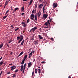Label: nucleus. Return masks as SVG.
I'll return each mask as SVG.
<instances>
[{
  "label": "nucleus",
  "instance_id": "nucleus-1",
  "mask_svg": "<svg viewBox=\"0 0 78 78\" xmlns=\"http://www.w3.org/2000/svg\"><path fill=\"white\" fill-rule=\"evenodd\" d=\"M35 17V19L36 21H37V16L36 14L35 15H34V14H31L30 16V19H31V20H34V21L35 22H36V21H35V20L34 19V18Z\"/></svg>",
  "mask_w": 78,
  "mask_h": 78
},
{
  "label": "nucleus",
  "instance_id": "nucleus-2",
  "mask_svg": "<svg viewBox=\"0 0 78 78\" xmlns=\"http://www.w3.org/2000/svg\"><path fill=\"white\" fill-rule=\"evenodd\" d=\"M23 39V35H20V37L18 36L17 37V41H19L18 42V43H20V42H21Z\"/></svg>",
  "mask_w": 78,
  "mask_h": 78
},
{
  "label": "nucleus",
  "instance_id": "nucleus-3",
  "mask_svg": "<svg viewBox=\"0 0 78 78\" xmlns=\"http://www.w3.org/2000/svg\"><path fill=\"white\" fill-rule=\"evenodd\" d=\"M50 20H48L47 22H46L44 24V25L47 26L46 27H44V28H48V25H50Z\"/></svg>",
  "mask_w": 78,
  "mask_h": 78
},
{
  "label": "nucleus",
  "instance_id": "nucleus-4",
  "mask_svg": "<svg viewBox=\"0 0 78 78\" xmlns=\"http://www.w3.org/2000/svg\"><path fill=\"white\" fill-rule=\"evenodd\" d=\"M37 29V27H34V28H33L32 29H31L30 31H29L30 33H33V32H34Z\"/></svg>",
  "mask_w": 78,
  "mask_h": 78
},
{
  "label": "nucleus",
  "instance_id": "nucleus-5",
  "mask_svg": "<svg viewBox=\"0 0 78 78\" xmlns=\"http://www.w3.org/2000/svg\"><path fill=\"white\" fill-rule=\"evenodd\" d=\"M21 24H22V25H23V27H26L27 26V23H25V22H22L21 23Z\"/></svg>",
  "mask_w": 78,
  "mask_h": 78
},
{
  "label": "nucleus",
  "instance_id": "nucleus-6",
  "mask_svg": "<svg viewBox=\"0 0 78 78\" xmlns=\"http://www.w3.org/2000/svg\"><path fill=\"white\" fill-rule=\"evenodd\" d=\"M53 6L54 8H56V7L58 6V4L57 3H53Z\"/></svg>",
  "mask_w": 78,
  "mask_h": 78
},
{
  "label": "nucleus",
  "instance_id": "nucleus-7",
  "mask_svg": "<svg viewBox=\"0 0 78 78\" xmlns=\"http://www.w3.org/2000/svg\"><path fill=\"white\" fill-rule=\"evenodd\" d=\"M26 66H27V64L25 63L24 65L23 70L22 72V73H24L25 70V67H26Z\"/></svg>",
  "mask_w": 78,
  "mask_h": 78
},
{
  "label": "nucleus",
  "instance_id": "nucleus-8",
  "mask_svg": "<svg viewBox=\"0 0 78 78\" xmlns=\"http://www.w3.org/2000/svg\"><path fill=\"white\" fill-rule=\"evenodd\" d=\"M32 66V64H31V62H30L28 63V67L30 68Z\"/></svg>",
  "mask_w": 78,
  "mask_h": 78
},
{
  "label": "nucleus",
  "instance_id": "nucleus-9",
  "mask_svg": "<svg viewBox=\"0 0 78 78\" xmlns=\"http://www.w3.org/2000/svg\"><path fill=\"white\" fill-rule=\"evenodd\" d=\"M11 70H14L16 68V66H11Z\"/></svg>",
  "mask_w": 78,
  "mask_h": 78
},
{
  "label": "nucleus",
  "instance_id": "nucleus-10",
  "mask_svg": "<svg viewBox=\"0 0 78 78\" xmlns=\"http://www.w3.org/2000/svg\"><path fill=\"white\" fill-rule=\"evenodd\" d=\"M41 11L39 10L37 14L38 17H39L40 16H41Z\"/></svg>",
  "mask_w": 78,
  "mask_h": 78
},
{
  "label": "nucleus",
  "instance_id": "nucleus-11",
  "mask_svg": "<svg viewBox=\"0 0 78 78\" xmlns=\"http://www.w3.org/2000/svg\"><path fill=\"white\" fill-rule=\"evenodd\" d=\"M42 6H43V4H40L38 6V8H39V9H41V8H42Z\"/></svg>",
  "mask_w": 78,
  "mask_h": 78
},
{
  "label": "nucleus",
  "instance_id": "nucleus-12",
  "mask_svg": "<svg viewBox=\"0 0 78 78\" xmlns=\"http://www.w3.org/2000/svg\"><path fill=\"white\" fill-rule=\"evenodd\" d=\"M47 16H48V15L46 14H43V17L45 19H46L47 17Z\"/></svg>",
  "mask_w": 78,
  "mask_h": 78
},
{
  "label": "nucleus",
  "instance_id": "nucleus-13",
  "mask_svg": "<svg viewBox=\"0 0 78 78\" xmlns=\"http://www.w3.org/2000/svg\"><path fill=\"white\" fill-rule=\"evenodd\" d=\"M34 44L35 45H36L37 44V42H38V40H37V41H34Z\"/></svg>",
  "mask_w": 78,
  "mask_h": 78
},
{
  "label": "nucleus",
  "instance_id": "nucleus-14",
  "mask_svg": "<svg viewBox=\"0 0 78 78\" xmlns=\"http://www.w3.org/2000/svg\"><path fill=\"white\" fill-rule=\"evenodd\" d=\"M24 42H25V40H23L21 44V45H23V43H24Z\"/></svg>",
  "mask_w": 78,
  "mask_h": 78
},
{
  "label": "nucleus",
  "instance_id": "nucleus-15",
  "mask_svg": "<svg viewBox=\"0 0 78 78\" xmlns=\"http://www.w3.org/2000/svg\"><path fill=\"white\" fill-rule=\"evenodd\" d=\"M4 62L3 61H1L0 62V65H2L3 64H5V63H4Z\"/></svg>",
  "mask_w": 78,
  "mask_h": 78
},
{
  "label": "nucleus",
  "instance_id": "nucleus-16",
  "mask_svg": "<svg viewBox=\"0 0 78 78\" xmlns=\"http://www.w3.org/2000/svg\"><path fill=\"white\" fill-rule=\"evenodd\" d=\"M27 57H28V55H25L24 57V60H25L27 58Z\"/></svg>",
  "mask_w": 78,
  "mask_h": 78
},
{
  "label": "nucleus",
  "instance_id": "nucleus-17",
  "mask_svg": "<svg viewBox=\"0 0 78 78\" xmlns=\"http://www.w3.org/2000/svg\"><path fill=\"white\" fill-rule=\"evenodd\" d=\"M38 36L40 39H43V37H42L41 35H39Z\"/></svg>",
  "mask_w": 78,
  "mask_h": 78
},
{
  "label": "nucleus",
  "instance_id": "nucleus-18",
  "mask_svg": "<svg viewBox=\"0 0 78 78\" xmlns=\"http://www.w3.org/2000/svg\"><path fill=\"white\" fill-rule=\"evenodd\" d=\"M25 60L23 59V60L22 62H21V64H24V62H25Z\"/></svg>",
  "mask_w": 78,
  "mask_h": 78
},
{
  "label": "nucleus",
  "instance_id": "nucleus-19",
  "mask_svg": "<svg viewBox=\"0 0 78 78\" xmlns=\"http://www.w3.org/2000/svg\"><path fill=\"white\" fill-rule=\"evenodd\" d=\"M3 46V43H2L1 44H0V48H2Z\"/></svg>",
  "mask_w": 78,
  "mask_h": 78
},
{
  "label": "nucleus",
  "instance_id": "nucleus-20",
  "mask_svg": "<svg viewBox=\"0 0 78 78\" xmlns=\"http://www.w3.org/2000/svg\"><path fill=\"white\" fill-rule=\"evenodd\" d=\"M33 2V0H30V2L29 5H31V4Z\"/></svg>",
  "mask_w": 78,
  "mask_h": 78
},
{
  "label": "nucleus",
  "instance_id": "nucleus-21",
  "mask_svg": "<svg viewBox=\"0 0 78 78\" xmlns=\"http://www.w3.org/2000/svg\"><path fill=\"white\" fill-rule=\"evenodd\" d=\"M21 10L22 11H24V6H23L21 8Z\"/></svg>",
  "mask_w": 78,
  "mask_h": 78
},
{
  "label": "nucleus",
  "instance_id": "nucleus-22",
  "mask_svg": "<svg viewBox=\"0 0 78 78\" xmlns=\"http://www.w3.org/2000/svg\"><path fill=\"white\" fill-rule=\"evenodd\" d=\"M9 3V1H8V0H7L6 2H5V5H7V4H8V3Z\"/></svg>",
  "mask_w": 78,
  "mask_h": 78
},
{
  "label": "nucleus",
  "instance_id": "nucleus-23",
  "mask_svg": "<svg viewBox=\"0 0 78 78\" xmlns=\"http://www.w3.org/2000/svg\"><path fill=\"white\" fill-rule=\"evenodd\" d=\"M38 73H39V74H40L41 73V70L40 69H38Z\"/></svg>",
  "mask_w": 78,
  "mask_h": 78
},
{
  "label": "nucleus",
  "instance_id": "nucleus-24",
  "mask_svg": "<svg viewBox=\"0 0 78 78\" xmlns=\"http://www.w3.org/2000/svg\"><path fill=\"white\" fill-rule=\"evenodd\" d=\"M19 9L18 8H16L15 9V11H17V10H19Z\"/></svg>",
  "mask_w": 78,
  "mask_h": 78
},
{
  "label": "nucleus",
  "instance_id": "nucleus-25",
  "mask_svg": "<svg viewBox=\"0 0 78 78\" xmlns=\"http://www.w3.org/2000/svg\"><path fill=\"white\" fill-rule=\"evenodd\" d=\"M12 75H13V76H12V77H13V78L16 77V74H12Z\"/></svg>",
  "mask_w": 78,
  "mask_h": 78
},
{
  "label": "nucleus",
  "instance_id": "nucleus-26",
  "mask_svg": "<svg viewBox=\"0 0 78 78\" xmlns=\"http://www.w3.org/2000/svg\"><path fill=\"white\" fill-rule=\"evenodd\" d=\"M35 73H37V69H35Z\"/></svg>",
  "mask_w": 78,
  "mask_h": 78
},
{
  "label": "nucleus",
  "instance_id": "nucleus-27",
  "mask_svg": "<svg viewBox=\"0 0 78 78\" xmlns=\"http://www.w3.org/2000/svg\"><path fill=\"white\" fill-rule=\"evenodd\" d=\"M23 53V51L21 52L19 55V56H21V55H22Z\"/></svg>",
  "mask_w": 78,
  "mask_h": 78
},
{
  "label": "nucleus",
  "instance_id": "nucleus-28",
  "mask_svg": "<svg viewBox=\"0 0 78 78\" xmlns=\"http://www.w3.org/2000/svg\"><path fill=\"white\" fill-rule=\"evenodd\" d=\"M6 17H7V16H4L3 17L2 19H6Z\"/></svg>",
  "mask_w": 78,
  "mask_h": 78
},
{
  "label": "nucleus",
  "instance_id": "nucleus-29",
  "mask_svg": "<svg viewBox=\"0 0 78 78\" xmlns=\"http://www.w3.org/2000/svg\"><path fill=\"white\" fill-rule=\"evenodd\" d=\"M34 9H33L32 12V14H34Z\"/></svg>",
  "mask_w": 78,
  "mask_h": 78
},
{
  "label": "nucleus",
  "instance_id": "nucleus-30",
  "mask_svg": "<svg viewBox=\"0 0 78 78\" xmlns=\"http://www.w3.org/2000/svg\"><path fill=\"white\" fill-rule=\"evenodd\" d=\"M30 20L29 19H28L27 21V22L26 23H29V22Z\"/></svg>",
  "mask_w": 78,
  "mask_h": 78
},
{
  "label": "nucleus",
  "instance_id": "nucleus-31",
  "mask_svg": "<svg viewBox=\"0 0 78 78\" xmlns=\"http://www.w3.org/2000/svg\"><path fill=\"white\" fill-rule=\"evenodd\" d=\"M37 4H35V8H37Z\"/></svg>",
  "mask_w": 78,
  "mask_h": 78
},
{
  "label": "nucleus",
  "instance_id": "nucleus-32",
  "mask_svg": "<svg viewBox=\"0 0 78 78\" xmlns=\"http://www.w3.org/2000/svg\"><path fill=\"white\" fill-rule=\"evenodd\" d=\"M21 69L23 68V65H21Z\"/></svg>",
  "mask_w": 78,
  "mask_h": 78
},
{
  "label": "nucleus",
  "instance_id": "nucleus-33",
  "mask_svg": "<svg viewBox=\"0 0 78 78\" xmlns=\"http://www.w3.org/2000/svg\"><path fill=\"white\" fill-rule=\"evenodd\" d=\"M19 30V28H17V29H16L15 30V31H17V30Z\"/></svg>",
  "mask_w": 78,
  "mask_h": 78
},
{
  "label": "nucleus",
  "instance_id": "nucleus-34",
  "mask_svg": "<svg viewBox=\"0 0 78 78\" xmlns=\"http://www.w3.org/2000/svg\"><path fill=\"white\" fill-rule=\"evenodd\" d=\"M9 12V10H7V11L6 12L5 14V15H6V14H7V13H8Z\"/></svg>",
  "mask_w": 78,
  "mask_h": 78
},
{
  "label": "nucleus",
  "instance_id": "nucleus-35",
  "mask_svg": "<svg viewBox=\"0 0 78 78\" xmlns=\"http://www.w3.org/2000/svg\"><path fill=\"white\" fill-rule=\"evenodd\" d=\"M29 55H30L31 56H32V52H31V53L29 54Z\"/></svg>",
  "mask_w": 78,
  "mask_h": 78
},
{
  "label": "nucleus",
  "instance_id": "nucleus-36",
  "mask_svg": "<svg viewBox=\"0 0 78 78\" xmlns=\"http://www.w3.org/2000/svg\"><path fill=\"white\" fill-rule=\"evenodd\" d=\"M12 42V40H10V41L9 42V44H10V42Z\"/></svg>",
  "mask_w": 78,
  "mask_h": 78
},
{
  "label": "nucleus",
  "instance_id": "nucleus-37",
  "mask_svg": "<svg viewBox=\"0 0 78 78\" xmlns=\"http://www.w3.org/2000/svg\"><path fill=\"white\" fill-rule=\"evenodd\" d=\"M19 72V70L18 69H16L15 71V72Z\"/></svg>",
  "mask_w": 78,
  "mask_h": 78
},
{
  "label": "nucleus",
  "instance_id": "nucleus-38",
  "mask_svg": "<svg viewBox=\"0 0 78 78\" xmlns=\"http://www.w3.org/2000/svg\"><path fill=\"white\" fill-rule=\"evenodd\" d=\"M34 71H33L32 72V76H34Z\"/></svg>",
  "mask_w": 78,
  "mask_h": 78
},
{
  "label": "nucleus",
  "instance_id": "nucleus-39",
  "mask_svg": "<svg viewBox=\"0 0 78 78\" xmlns=\"http://www.w3.org/2000/svg\"><path fill=\"white\" fill-rule=\"evenodd\" d=\"M11 27L12 28V29H13V28H14V27H13V25H11Z\"/></svg>",
  "mask_w": 78,
  "mask_h": 78
},
{
  "label": "nucleus",
  "instance_id": "nucleus-40",
  "mask_svg": "<svg viewBox=\"0 0 78 78\" xmlns=\"http://www.w3.org/2000/svg\"><path fill=\"white\" fill-rule=\"evenodd\" d=\"M31 40L32 41H33V40H34V37H31Z\"/></svg>",
  "mask_w": 78,
  "mask_h": 78
},
{
  "label": "nucleus",
  "instance_id": "nucleus-41",
  "mask_svg": "<svg viewBox=\"0 0 78 78\" xmlns=\"http://www.w3.org/2000/svg\"><path fill=\"white\" fill-rule=\"evenodd\" d=\"M20 70H21V71H22L23 70V68H21Z\"/></svg>",
  "mask_w": 78,
  "mask_h": 78
},
{
  "label": "nucleus",
  "instance_id": "nucleus-42",
  "mask_svg": "<svg viewBox=\"0 0 78 78\" xmlns=\"http://www.w3.org/2000/svg\"><path fill=\"white\" fill-rule=\"evenodd\" d=\"M41 63L42 64H45V62H42Z\"/></svg>",
  "mask_w": 78,
  "mask_h": 78
},
{
  "label": "nucleus",
  "instance_id": "nucleus-43",
  "mask_svg": "<svg viewBox=\"0 0 78 78\" xmlns=\"http://www.w3.org/2000/svg\"><path fill=\"white\" fill-rule=\"evenodd\" d=\"M11 73V72H9L7 73V74L8 75H9V74H10Z\"/></svg>",
  "mask_w": 78,
  "mask_h": 78
},
{
  "label": "nucleus",
  "instance_id": "nucleus-44",
  "mask_svg": "<svg viewBox=\"0 0 78 78\" xmlns=\"http://www.w3.org/2000/svg\"><path fill=\"white\" fill-rule=\"evenodd\" d=\"M24 14H25V13H22L21 14V15H22V16H23V15H24Z\"/></svg>",
  "mask_w": 78,
  "mask_h": 78
},
{
  "label": "nucleus",
  "instance_id": "nucleus-45",
  "mask_svg": "<svg viewBox=\"0 0 78 78\" xmlns=\"http://www.w3.org/2000/svg\"><path fill=\"white\" fill-rule=\"evenodd\" d=\"M23 33H24V34L25 33V31L23 30Z\"/></svg>",
  "mask_w": 78,
  "mask_h": 78
},
{
  "label": "nucleus",
  "instance_id": "nucleus-46",
  "mask_svg": "<svg viewBox=\"0 0 78 78\" xmlns=\"http://www.w3.org/2000/svg\"><path fill=\"white\" fill-rule=\"evenodd\" d=\"M44 7H45V6H44V7L43 8V11H44V10H45V9H44Z\"/></svg>",
  "mask_w": 78,
  "mask_h": 78
},
{
  "label": "nucleus",
  "instance_id": "nucleus-47",
  "mask_svg": "<svg viewBox=\"0 0 78 78\" xmlns=\"http://www.w3.org/2000/svg\"><path fill=\"white\" fill-rule=\"evenodd\" d=\"M34 51H32V53H33V54H34Z\"/></svg>",
  "mask_w": 78,
  "mask_h": 78
},
{
  "label": "nucleus",
  "instance_id": "nucleus-48",
  "mask_svg": "<svg viewBox=\"0 0 78 78\" xmlns=\"http://www.w3.org/2000/svg\"><path fill=\"white\" fill-rule=\"evenodd\" d=\"M6 45H7V47H9V44H6Z\"/></svg>",
  "mask_w": 78,
  "mask_h": 78
},
{
  "label": "nucleus",
  "instance_id": "nucleus-49",
  "mask_svg": "<svg viewBox=\"0 0 78 78\" xmlns=\"http://www.w3.org/2000/svg\"><path fill=\"white\" fill-rule=\"evenodd\" d=\"M31 58V55H30L29 56V58Z\"/></svg>",
  "mask_w": 78,
  "mask_h": 78
},
{
  "label": "nucleus",
  "instance_id": "nucleus-50",
  "mask_svg": "<svg viewBox=\"0 0 78 78\" xmlns=\"http://www.w3.org/2000/svg\"><path fill=\"white\" fill-rule=\"evenodd\" d=\"M28 0H23V2H25L26 1H27Z\"/></svg>",
  "mask_w": 78,
  "mask_h": 78
},
{
  "label": "nucleus",
  "instance_id": "nucleus-51",
  "mask_svg": "<svg viewBox=\"0 0 78 78\" xmlns=\"http://www.w3.org/2000/svg\"><path fill=\"white\" fill-rule=\"evenodd\" d=\"M11 11H12L13 9H12V6L11 7Z\"/></svg>",
  "mask_w": 78,
  "mask_h": 78
},
{
  "label": "nucleus",
  "instance_id": "nucleus-52",
  "mask_svg": "<svg viewBox=\"0 0 78 78\" xmlns=\"http://www.w3.org/2000/svg\"><path fill=\"white\" fill-rule=\"evenodd\" d=\"M10 55H12V52H11L10 53Z\"/></svg>",
  "mask_w": 78,
  "mask_h": 78
},
{
  "label": "nucleus",
  "instance_id": "nucleus-53",
  "mask_svg": "<svg viewBox=\"0 0 78 78\" xmlns=\"http://www.w3.org/2000/svg\"><path fill=\"white\" fill-rule=\"evenodd\" d=\"M2 57H1V58H0V61L1 60V59H2Z\"/></svg>",
  "mask_w": 78,
  "mask_h": 78
},
{
  "label": "nucleus",
  "instance_id": "nucleus-54",
  "mask_svg": "<svg viewBox=\"0 0 78 78\" xmlns=\"http://www.w3.org/2000/svg\"><path fill=\"white\" fill-rule=\"evenodd\" d=\"M9 66H11V65H12V64H9Z\"/></svg>",
  "mask_w": 78,
  "mask_h": 78
},
{
  "label": "nucleus",
  "instance_id": "nucleus-55",
  "mask_svg": "<svg viewBox=\"0 0 78 78\" xmlns=\"http://www.w3.org/2000/svg\"><path fill=\"white\" fill-rule=\"evenodd\" d=\"M51 27V26H50V25H49V26H48V27L49 28H51V27Z\"/></svg>",
  "mask_w": 78,
  "mask_h": 78
},
{
  "label": "nucleus",
  "instance_id": "nucleus-56",
  "mask_svg": "<svg viewBox=\"0 0 78 78\" xmlns=\"http://www.w3.org/2000/svg\"><path fill=\"white\" fill-rule=\"evenodd\" d=\"M19 56V55L17 56V58H19V56Z\"/></svg>",
  "mask_w": 78,
  "mask_h": 78
},
{
  "label": "nucleus",
  "instance_id": "nucleus-57",
  "mask_svg": "<svg viewBox=\"0 0 78 78\" xmlns=\"http://www.w3.org/2000/svg\"><path fill=\"white\" fill-rule=\"evenodd\" d=\"M2 73H3V72L1 71V73H1V74H2Z\"/></svg>",
  "mask_w": 78,
  "mask_h": 78
},
{
  "label": "nucleus",
  "instance_id": "nucleus-58",
  "mask_svg": "<svg viewBox=\"0 0 78 78\" xmlns=\"http://www.w3.org/2000/svg\"><path fill=\"white\" fill-rule=\"evenodd\" d=\"M30 4L28 5H27L28 7H29V6H30Z\"/></svg>",
  "mask_w": 78,
  "mask_h": 78
},
{
  "label": "nucleus",
  "instance_id": "nucleus-59",
  "mask_svg": "<svg viewBox=\"0 0 78 78\" xmlns=\"http://www.w3.org/2000/svg\"><path fill=\"white\" fill-rule=\"evenodd\" d=\"M51 40H53V38H51Z\"/></svg>",
  "mask_w": 78,
  "mask_h": 78
},
{
  "label": "nucleus",
  "instance_id": "nucleus-60",
  "mask_svg": "<svg viewBox=\"0 0 78 78\" xmlns=\"http://www.w3.org/2000/svg\"><path fill=\"white\" fill-rule=\"evenodd\" d=\"M6 6V5H5V6H4V8H5Z\"/></svg>",
  "mask_w": 78,
  "mask_h": 78
},
{
  "label": "nucleus",
  "instance_id": "nucleus-61",
  "mask_svg": "<svg viewBox=\"0 0 78 78\" xmlns=\"http://www.w3.org/2000/svg\"><path fill=\"white\" fill-rule=\"evenodd\" d=\"M34 61H35V59H34V60L33 61V62H34Z\"/></svg>",
  "mask_w": 78,
  "mask_h": 78
},
{
  "label": "nucleus",
  "instance_id": "nucleus-62",
  "mask_svg": "<svg viewBox=\"0 0 78 78\" xmlns=\"http://www.w3.org/2000/svg\"><path fill=\"white\" fill-rule=\"evenodd\" d=\"M51 22V20H49V22Z\"/></svg>",
  "mask_w": 78,
  "mask_h": 78
},
{
  "label": "nucleus",
  "instance_id": "nucleus-63",
  "mask_svg": "<svg viewBox=\"0 0 78 78\" xmlns=\"http://www.w3.org/2000/svg\"><path fill=\"white\" fill-rule=\"evenodd\" d=\"M68 78H71L70 76H69Z\"/></svg>",
  "mask_w": 78,
  "mask_h": 78
},
{
  "label": "nucleus",
  "instance_id": "nucleus-64",
  "mask_svg": "<svg viewBox=\"0 0 78 78\" xmlns=\"http://www.w3.org/2000/svg\"><path fill=\"white\" fill-rule=\"evenodd\" d=\"M32 37H34V34L32 36Z\"/></svg>",
  "mask_w": 78,
  "mask_h": 78
}]
</instances>
